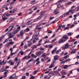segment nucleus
Instances as JSON below:
<instances>
[{
  "instance_id": "obj_1",
  "label": "nucleus",
  "mask_w": 79,
  "mask_h": 79,
  "mask_svg": "<svg viewBox=\"0 0 79 79\" xmlns=\"http://www.w3.org/2000/svg\"><path fill=\"white\" fill-rule=\"evenodd\" d=\"M61 39L65 40H67L69 39V37L68 36V35H64L62 37H61Z\"/></svg>"
},
{
  "instance_id": "obj_2",
  "label": "nucleus",
  "mask_w": 79,
  "mask_h": 79,
  "mask_svg": "<svg viewBox=\"0 0 79 79\" xmlns=\"http://www.w3.org/2000/svg\"><path fill=\"white\" fill-rule=\"evenodd\" d=\"M11 27V28L9 30V31L10 32L11 31H12L13 29H15V24H11V26H10L9 27Z\"/></svg>"
},
{
  "instance_id": "obj_3",
  "label": "nucleus",
  "mask_w": 79,
  "mask_h": 79,
  "mask_svg": "<svg viewBox=\"0 0 79 79\" xmlns=\"http://www.w3.org/2000/svg\"><path fill=\"white\" fill-rule=\"evenodd\" d=\"M66 40H64L63 39H62V38L60 39L59 41L58 42L59 44H61V43H64L65 42Z\"/></svg>"
},
{
  "instance_id": "obj_4",
  "label": "nucleus",
  "mask_w": 79,
  "mask_h": 79,
  "mask_svg": "<svg viewBox=\"0 0 79 79\" xmlns=\"http://www.w3.org/2000/svg\"><path fill=\"white\" fill-rule=\"evenodd\" d=\"M45 13V11H41L40 12V15L41 16H43V15H44Z\"/></svg>"
},
{
  "instance_id": "obj_5",
  "label": "nucleus",
  "mask_w": 79,
  "mask_h": 79,
  "mask_svg": "<svg viewBox=\"0 0 79 79\" xmlns=\"http://www.w3.org/2000/svg\"><path fill=\"white\" fill-rule=\"evenodd\" d=\"M27 43H28L27 44V45L29 47H31V46L32 45V43H31V41H28Z\"/></svg>"
},
{
  "instance_id": "obj_6",
  "label": "nucleus",
  "mask_w": 79,
  "mask_h": 79,
  "mask_svg": "<svg viewBox=\"0 0 79 79\" xmlns=\"http://www.w3.org/2000/svg\"><path fill=\"white\" fill-rule=\"evenodd\" d=\"M20 54L21 55H23V54H24V52L22 50L18 54V55H19V54Z\"/></svg>"
},
{
  "instance_id": "obj_7",
  "label": "nucleus",
  "mask_w": 79,
  "mask_h": 79,
  "mask_svg": "<svg viewBox=\"0 0 79 79\" xmlns=\"http://www.w3.org/2000/svg\"><path fill=\"white\" fill-rule=\"evenodd\" d=\"M23 35H24V31H23V30H22L20 32V36H23Z\"/></svg>"
},
{
  "instance_id": "obj_8",
  "label": "nucleus",
  "mask_w": 79,
  "mask_h": 79,
  "mask_svg": "<svg viewBox=\"0 0 79 79\" xmlns=\"http://www.w3.org/2000/svg\"><path fill=\"white\" fill-rule=\"evenodd\" d=\"M44 19L42 20V21H45V18L47 17V15H44L43 16Z\"/></svg>"
},
{
  "instance_id": "obj_9",
  "label": "nucleus",
  "mask_w": 79,
  "mask_h": 79,
  "mask_svg": "<svg viewBox=\"0 0 79 79\" xmlns=\"http://www.w3.org/2000/svg\"><path fill=\"white\" fill-rule=\"evenodd\" d=\"M36 55L37 56H40V55H41V52H36Z\"/></svg>"
},
{
  "instance_id": "obj_10",
  "label": "nucleus",
  "mask_w": 79,
  "mask_h": 79,
  "mask_svg": "<svg viewBox=\"0 0 79 79\" xmlns=\"http://www.w3.org/2000/svg\"><path fill=\"white\" fill-rule=\"evenodd\" d=\"M75 11V10L74 9H71L69 10V12H71V13L73 14Z\"/></svg>"
},
{
  "instance_id": "obj_11",
  "label": "nucleus",
  "mask_w": 79,
  "mask_h": 79,
  "mask_svg": "<svg viewBox=\"0 0 79 79\" xmlns=\"http://www.w3.org/2000/svg\"><path fill=\"white\" fill-rule=\"evenodd\" d=\"M55 66V64H51L49 66V68H53Z\"/></svg>"
},
{
  "instance_id": "obj_12",
  "label": "nucleus",
  "mask_w": 79,
  "mask_h": 79,
  "mask_svg": "<svg viewBox=\"0 0 79 79\" xmlns=\"http://www.w3.org/2000/svg\"><path fill=\"white\" fill-rule=\"evenodd\" d=\"M57 49V48H55L54 49H53L52 52V54H53L54 53V52H56V49Z\"/></svg>"
},
{
  "instance_id": "obj_13",
  "label": "nucleus",
  "mask_w": 79,
  "mask_h": 79,
  "mask_svg": "<svg viewBox=\"0 0 79 79\" xmlns=\"http://www.w3.org/2000/svg\"><path fill=\"white\" fill-rule=\"evenodd\" d=\"M15 37V35H12L10 36H9V37L8 38V39H11Z\"/></svg>"
},
{
  "instance_id": "obj_14",
  "label": "nucleus",
  "mask_w": 79,
  "mask_h": 79,
  "mask_svg": "<svg viewBox=\"0 0 79 79\" xmlns=\"http://www.w3.org/2000/svg\"><path fill=\"white\" fill-rule=\"evenodd\" d=\"M19 31V30H16L15 31H14V33L13 34H16V33H17V32H18Z\"/></svg>"
},
{
  "instance_id": "obj_15",
  "label": "nucleus",
  "mask_w": 79,
  "mask_h": 79,
  "mask_svg": "<svg viewBox=\"0 0 79 79\" xmlns=\"http://www.w3.org/2000/svg\"><path fill=\"white\" fill-rule=\"evenodd\" d=\"M2 21H5L6 19H7V17H3V16L2 17Z\"/></svg>"
},
{
  "instance_id": "obj_16",
  "label": "nucleus",
  "mask_w": 79,
  "mask_h": 79,
  "mask_svg": "<svg viewBox=\"0 0 79 79\" xmlns=\"http://www.w3.org/2000/svg\"><path fill=\"white\" fill-rule=\"evenodd\" d=\"M63 2V0H60L58 2H57V3H55V4H57V3H59V4L61 3H62V2Z\"/></svg>"
},
{
  "instance_id": "obj_17",
  "label": "nucleus",
  "mask_w": 79,
  "mask_h": 79,
  "mask_svg": "<svg viewBox=\"0 0 79 79\" xmlns=\"http://www.w3.org/2000/svg\"><path fill=\"white\" fill-rule=\"evenodd\" d=\"M69 61V60H66L65 61H63L62 62H61V64H64V63H65V61Z\"/></svg>"
},
{
  "instance_id": "obj_18",
  "label": "nucleus",
  "mask_w": 79,
  "mask_h": 79,
  "mask_svg": "<svg viewBox=\"0 0 79 79\" xmlns=\"http://www.w3.org/2000/svg\"><path fill=\"white\" fill-rule=\"evenodd\" d=\"M35 0L32 1L31 2V5H34V3H35Z\"/></svg>"
},
{
  "instance_id": "obj_19",
  "label": "nucleus",
  "mask_w": 79,
  "mask_h": 79,
  "mask_svg": "<svg viewBox=\"0 0 79 79\" xmlns=\"http://www.w3.org/2000/svg\"><path fill=\"white\" fill-rule=\"evenodd\" d=\"M69 67V65H65L64 66V69H66V68H68Z\"/></svg>"
},
{
  "instance_id": "obj_20",
  "label": "nucleus",
  "mask_w": 79,
  "mask_h": 79,
  "mask_svg": "<svg viewBox=\"0 0 79 79\" xmlns=\"http://www.w3.org/2000/svg\"><path fill=\"white\" fill-rule=\"evenodd\" d=\"M10 44L9 43H8L6 44V47H10Z\"/></svg>"
},
{
  "instance_id": "obj_21",
  "label": "nucleus",
  "mask_w": 79,
  "mask_h": 79,
  "mask_svg": "<svg viewBox=\"0 0 79 79\" xmlns=\"http://www.w3.org/2000/svg\"><path fill=\"white\" fill-rule=\"evenodd\" d=\"M9 71H8V70H6V72L4 73V74H5L6 75H7V73H8Z\"/></svg>"
},
{
  "instance_id": "obj_22",
  "label": "nucleus",
  "mask_w": 79,
  "mask_h": 79,
  "mask_svg": "<svg viewBox=\"0 0 79 79\" xmlns=\"http://www.w3.org/2000/svg\"><path fill=\"white\" fill-rule=\"evenodd\" d=\"M42 57H44L45 58L46 57V54L44 53V54H42Z\"/></svg>"
},
{
  "instance_id": "obj_23",
  "label": "nucleus",
  "mask_w": 79,
  "mask_h": 79,
  "mask_svg": "<svg viewBox=\"0 0 79 79\" xmlns=\"http://www.w3.org/2000/svg\"><path fill=\"white\" fill-rule=\"evenodd\" d=\"M8 40H9V39H8V38L6 39L4 42L3 44H5V43H6V42H7L8 41Z\"/></svg>"
},
{
  "instance_id": "obj_24",
  "label": "nucleus",
  "mask_w": 79,
  "mask_h": 79,
  "mask_svg": "<svg viewBox=\"0 0 79 79\" xmlns=\"http://www.w3.org/2000/svg\"><path fill=\"white\" fill-rule=\"evenodd\" d=\"M65 47L67 48H68V47H69V45L68 44V43H67L65 44Z\"/></svg>"
},
{
  "instance_id": "obj_25",
  "label": "nucleus",
  "mask_w": 79,
  "mask_h": 79,
  "mask_svg": "<svg viewBox=\"0 0 79 79\" xmlns=\"http://www.w3.org/2000/svg\"><path fill=\"white\" fill-rule=\"evenodd\" d=\"M24 50H25V49H26L28 47L27 45H25L24 46Z\"/></svg>"
},
{
  "instance_id": "obj_26",
  "label": "nucleus",
  "mask_w": 79,
  "mask_h": 79,
  "mask_svg": "<svg viewBox=\"0 0 79 79\" xmlns=\"http://www.w3.org/2000/svg\"><path fill=\"white\" fill-rule=\"evenodd\" d=\"M68 57H69V54L64 57V59H66Z\"/></svg>"
},
{
  "instance_id": "obj_27",
  "label": "nucleus",
  "mask_w": 79,
  "mask_h": 79,
  "mask_svg": "<svg viewBox=\"0 0 79 79\" xmlns=\"http://www.w3.org/2000/svg\"><path fill=\"white\" fill-rule=\"evenodd\" d=\"M27 56H25L24 57H23V58L22 59V60H27Z\"/></svg>"
},
{
  "instance_id": "obj_28",
  "label": "nucleus",
  "mask_w": 79,
  "mask_h": 79,
  "mask_svg": "<svg viewBox=\"0 0 79 79\" xmlns=\"http://www.w3.org/2000/svg\"><path fill=\"white\" fill-rule=\"evenodd\" d=\"M55 74L54 73H51L50 75V77L49 78H50V77H52V76H54Z\"/></svg>"
},
{
  "instance_id": "obj_29",
  "label": "nucleus",
  "mask_w": 79,
  "mask_h": 79,
  "mask_svg": "<svg viewBox=\"0 0 79 79\" xmlns=\"http://www.w3.org/2000/svg\"><path fill=\"white\" fill-rule=\"evenodd\" d=\"M49 48H52L53 47V46L51 44L48 45Z\"/></svg>"
},
{
  "instance_id": "obj_30",
  "label": "nucleus",
  "mask_w": 79,
  "mask_h": 79,
  "mask_svg": "<svg viewBox=\"0 0 79 79\" xmlns=\"http://www.w3.org/2000/svg\"><path fill=\"white\" fill-rule=\"evenodd\" d=\"M13 50L12 48L11 47L10 48V51H11L10 53H12V52H13Z\"/></svg>"
},
{
  "instance_id": "obj_31",
  "label": "nucleus",
  "mask_w": 79,
  "mask_h": 79,
  "mask_svg": "<svg viewBox=\"0 0 79 79\" xmlns=\"http://www.w3.org/2000/svg\"><path fill=\"white\" fill-rule=\"evenodd\" d=\"M16 11V9H13L12 13H14Z\"/></svg>"
},
{
  "instance_id": "obj_32",
  "label": "nucleus",
  "mask_w": 79,
  "mask_h": 79,
  "mask_svg": "<svg viewBox=\"0 0 79 79\" xmlns=\"http://www.w3.org/2000/svg\"><path fill=\"white\" fill-rule=\"evenodd\" d=\"M54 18H55V17H50L49 18V19H50V20H52V19H53Z\"/></svg>"
},
{
  "instance_id": "obj_33",
  "label": "nucleus",
  "mask_w": 79,
  "mask_h": 79,
  "mask_svg": "<svg viewBox=\"0 0 79 79\" xmlns=\"http://www.w3.org/2000/svg\"><path fill=\"white\" fill-rule=\"evenodd\" d=\"M74 26H75V25L73 24L72 25H71V26H70V28H72V27H74Z\"/></svg>"
},
{
  "instance_id": "obj_34",
  "label": "nucleus",
  "mask_w": 79,
  "mask_h": 79,
  "mask_svg": "<svg viewBox=\"0 0 79 79\" xmlns=\"http://www.w3.org/2000/svg\"><path fill=\"white\" fill-rule=\"evenodd\" d=\"M14 19H15V18H11L10 19V21H13Z\"/></svg>"
},
{
  "instance_id": "obj_35",
  "label": "nucleus",
  "mask_w": 79,
  "mask_h": 79,
  "mask_svg": "<svg viewBox=\"0 0 79 79\" xmlns=\"http://www.w3.org/2000/svg\"><path fill=\"white\" fill-rule=\"evenodd\" d=\"M9 44H10V45H13V44H14V42H9Z\"/></svg>"
},
{
  "instance_id": "obj_36",
  "label": "nucleus",
  "mask_w": 79,
  "mask_h": 79,
  "mask_svg": "<svg viewBox=\"0 0 79 79\" xmlns=\"http://www.w3.org/2000/svg\"><path fill=\"white\" fill-rule=\"evenodd\" d=\"M16 77V74H14L13 75V76L12 77V78H13V79H15V78Z\"/></svg>"
},
{
  "instance_id": "obj_37",
  "label": "nucleus",
  "mask_w": 79,
  "mask_h": 79,
  "mask_svg": "<svg viewBox=\"0 0 79 79\" xmlns=\"http://www.w3.org/2000/svg\"><path fill=\"white\" fill-rule=\"evenodd\" d=\"M76 53V52L74 51H72L71 52V54H73V53Z\"/></svg>"
},
{
  "instance_id": "obj_38",
  "label": "nucleus",
  "mask_w": 79,
  "mask_h": 79,
  "mask_svg": "<svg viewBox=\"0 0 79 79\" xmlns=\"http://www.w3.org/2000/svg\"><path fill=\"white\" fill-rule=\"evenodd\" d=\"M57 6L58 8H61V7H62L63 6H61L60 5H59L58 6Z\"/></svg>"
},
{
  "instance_id": "obj_39",
  "label": "nucleus",
  "mask_w": 79,
  "mask_h": 79,
  "mask_svg": "<svg viewBox=\"0 0 79 79\" xmlns=\"http://www.w3.org/2000/svg\"><path fill=\"white\" fill-rule=\"evenodd\" d=\"M32 38L33 39H35V38H36V37H35V35H33L32 36Z\"/></svg>"
},
{
  "instance_id": "obj_40",
  "label": "nucleus",
  "mask_w": 79,
  "mask_h": 79,
  "mask_svg": "<svg viewBox=\"0 0 79 79\" xmlns=\"http://www.w3.org/2000/svg\"><path fill=\"white\" fill-rule=\"evenodd\" d=\"M31 23V21H28L27 22V25H30V24H31V23Z\"/></svg>"
},
{
  "instance_id": "obj_41",
  "label": "nucleus",
  "mask_w": 79,
  "mask_h": 79,
  "mask_svg": "<svg viewBox=\"0 0 79 79\" xmlns=\"http://www.w3.org/2000/svg\"><path fill=\"white\" fill-rule=\"evenodd\" d=\"M43 16H41V15H40L38 17V19H41V18H42Z\"/></svg>"
},
{
  "instance_id": "obj_42",
  "label": "nucleus",
  "mask_w": 79,
  "mask_h": 79,
  "mask_svg": "<svg viewBox=\"0 0 79 79\" xmlns=\"http://www.w3.org/2000/svg\"><path fill=\"white\" fill-rule=\"evenodd\" d=\"M69 29V27H65V28L64 29V31H65L66 29Z\"/></svg>"
},
{
  "instance_id": "obj_43",
  "label": "nucleus",
  "mask_w": 79,
  "mask_h": 79,
  "mask_svg": "<svg viewBox=\"0 0 79 79\" xmlns=\"http://www.w3.org/2000/svg\"><path fill=\"white\" fill-rule=\"evenodd\" d=\"M24 45V43H23V42H21V44L20 45V47H22V46H23Z\"/></svg>"
},
{
  "instance_id": "obj_44",
  "label": "nucleus",
  "mask_w": 79,
  "mask_h": 79,
  "mask_svg": "<svg viewBox=\"0 0 79 79\" xmlns=\"http://www.w3.org/2000/svg\"><path fill=\"white\" fill-rule=\"evenodd\" d=\"M11 62H12V60H10L9 61L7 62V63H9V64H10Z\"/></svg>"
},
{
  "instance_id": "obj_45",
  "label": "nucleus",
  "mask_w": 79,
  "mask_h": 79,
  "mask_svg": "<svg viewBox=\"0 0 79 79\" xmlns=\"http://www.w3.org/2000/svg\"><path fill=\"white\" fill-rule=\"evenodd\" d=\"M58 11V9L56 8V10H55L54 11V13H55L56 11Z\"/></svg>"
},
{
  "instance_id": "obj_46",
  "label": "nucleus",
  "mask_w": 79,
  "mask_h": 79,
  "mask_svg": "<svg viewBox=\"0 0 79 79\" xmlns=\"http://www.w3.org/2000/svg\"><path fill=\"white\" fill-rule=\"evenodd\" d=\"M59 13H60V11H58L55 13V15H58Z\"/></svg>"
},
{
  "instance_id": "obj_47",
  "label": "nucleus",
  "mask_w": 79,
  "mask_h": 79,
  "mask_svg": "<svg viewBox=\"0 0 79 79\" xmlns=\"http://www.w3.org/2000/svg\"><path fill=\"white\" fill-rule=\"evenodd\" d=\"M16 52H15L14 53H13V52L12 53V52H11V56H13V55H15V54L16 53Z\"/></svg>"
},
{
  "instance_id": "obj_48",
  "label": "nucleus",
  "mask_w": 79,
  "mask_h": 79,
  "mask_svg": "<svg viewBox=\"0 0 79 79\" xmlns=\"http://www.w3.org/2000/svg\"><path fill=\"white\" fill-rule=\"evenodd\" d=\"M75 7V6L74 5H73V6H72L71 8V10H73V8Z\"/></svg>"
},
{
  "instance_id": "obj_49",
  "label": "nucleus",
  "mask_w": 79,
  "mask_h": 79,
  "mask_svg": "<svg viewBox=\"0 0 79 79\" xmlns=\"http://www.w3.org/2000/svg\"><path fill=\"white\" fill-rule=\"evenodd\" d=\"M39 63H40V61H37L36 63V64H37V65H38V64H39Z\"/></svg>"
},
{
  "instance_id": "obj_50",
  "label": "nucleus",
  "mask_w": 79,
  "mask_h": 79,
  "mask_svg": "<svg viewBox=\"0 0 79 79\" xmlns=\"http://www.w3.org/2000/svg\"><path fill=\"white\" fill-rule=\"evenodd\" d=\"M54 60L55 61H56V60H58V58H57L56 57H54Z\"/></svg>"
},
{
  "instance_id": "obj_51",
  "label": "nucleus",
  "mask_w": 79,
  "mask_h": 79,
  "mask_svg": "<svg viewBox=\"0 0 79 79\" xmlns=\"http://www.w3.org/2000/svg\"><path fill=\"white\" fill-rule=\"evenodd\" d=\"M42 45V44H41V43H39L37 44V46H40Z\"/></svg>"
},
{
  "instance_id": "obj_52",
  "label": "nucleus",
  "mask_w": 79,
  "mask_h": 79,
  "mask_svg": "<svg viewBox=\"0 0 79 79\" xmlns=\"http://www.w3.org/2000/svg\"><path fill=\"white\" fill-rule=\"evenodd\" d=\"M37 20H38V19H35L33 20V22H36V21H37Z\"/></svg>"
},
{
  "instance_id": "obj_53",
  "label": "nucleus",
  "mask_w": 79,
  "mask_h": 79,
  "mask_svg": "<svg viewBox=\"0 0 79 79\" xmlns=\"http://www.w3.org/2000/svg\"><path fill=\"white\" fill-rule=\"evenodd\" d=\"M66 76H63L61 77V79H63L65 78Z\"/></svg>"
},
{
  "instance_id": "obj_54",
  "label": "nucleus",
  "mask_w": 79,
  "mask_h": 79,
  "mask_svg": "<svg viewBox=\"0 0 79 79\" xmlns=\"http://www.w3.org/2000/svg\"><path fill=\"white\" fill-rule=\"evenodd\" d=\"M3 41L2 40V38L0 37V42H2Z\"/></svg>"
},
{
  "instance_id": "obj_55",
  "label": "nucleus",
  "mask_w": 79,
  "mask_h": 79,
  "mask_svg": "<svg viewBox=\"0 0 79 79\" xmlns=\"http://www.w3.org/2000/svg\"><path fill=\"white\" fill-rule=\"evenodd\" d=\"M29 36H27L25 39V40H27L29 39Z\"/></svg>"
},
{
  "instance_id": "obj_56",
  "label": "nucleus",
  "mask_w": 79,
  "mask_h": 79,
  "mask_svg": "<svg viewBox=\"0 0 79 79\" xmlns=\"http://www.w3.org/2000/svg\"><path fill=\"white\" fill-rule=\"evenodd\" d=\"M58 20H59V18H57L55 20V21H56H56H58Z\"/></svg>"
},
{
  "instance_id": "obj_57",
  "label": "nucleus",
  "mask_w": 79,
  "mask_h": 79,
  "mask_svg": "<svg viewBox=\"0 0 79 79\" xmlns=\"http://www.w3.org/2000/svg\"><path fill=\"white\" fill-rule=\"evenodd\" d=\"M32 42L34 44V43H35L36 42V41H35V40H34L33 41H32Z\"/></svg>"
},
{
  "instance_id": "obj_58",
  "label": "nucleus",
  "mask_w": 79,
  "mask_h": 79,
  "mask_svg": "<svg viewBox=\"0 0 79 79\" xmlns=\"http://www.w3.org/2000/svg\"><path fill=\"white\" fill-rule=\"evenodd\" d=\"M66 14V15H68L69 14V11H68V12H67Z\"/></svg>"
},
{
  "instance_id": "obj_59",
  "label": "nucleus",
  "mask_w": 79,
  "mask_h": 79,
  "mask_svg": "<svg viewBox=\"0 0 79 79\" xmlns=\"http://www.w3.org/2000/svg\"><path fill=\"white\" fill-rule=\"evenodd\" d=\"M22 78L23 79H26V76H22Z\"/></svg>"
},
{
  "instance_id": "obj_60",
  "label": "nucleus",
  "mask_w": 79,
  "mask_h": 79,
  "mask_svg": "<svg viewBox=\"0 0 79 79\" xmlns=\"http://www.w3.org/2000/svg\"><path fill=\"white\" fill-rule=\"evenodd\" d=\"M4 75L3 76V77H4V78L6 77V76H7V75H5L4 74Z\"/></svg>"
},
{
  "instance_id": "obj_61",
  "label": "nucleus",
  "mask_w": 79,
  "mask_h": 79,
  "mask_svg": "<svg viewBox=\"0 0 79 79\" xmlns=\"http://www.w3.org/2000/svg\"><path fill=\"white\" fill-rule=\"evenodd\" d=\"M77 41H76L73 43V44L74 45H76V44H77Z\"/></svg>"
},
{
  "instance_id": "obj_62",
  "label": "nucleus",
  "mask_w": 79,
  "mask_h": 79,
  "mask_svg": "<svg viewBox=\"0 0 79 79\" xmlns=\"http://www.w3.org/2000/svg\"><path fill=\"white\" fill-rule=\"evenodd\" d=\"M21 63V61H19L18 63L17 64V66H18V65Z\"/></svg>"
},
{
  "instance_id": "obj_63",
  "label": "nucleus",
  "mask_w": 79,
  "mask_h": 79,
  "mask_svg": "<svg viewBox=\"0 0 79 79\" xmlns=\"http://www.w3.org/2000/svg\"><path fill=\"white\" fill-rule=\"evenodd\" d=\"M17 30H19L20 31V27L19 26L17 27Z\"/></svg>"
},
{
  "instance_id": "obj_64",
  "label": "nucleus",
  "mask_w": 79,
  "mask_h": 79,
  "mask_svg": "<svg viewBox=\"0 0 79 79\" xmlns=\"http://www.w3.org/2000/svg\"><path fill=\"white\" fill-rule=\"evenodd\" d=\"M13 64H14V63L13 62H11L10 64V65H13Z\"/></svg>"
}]
</instances>
